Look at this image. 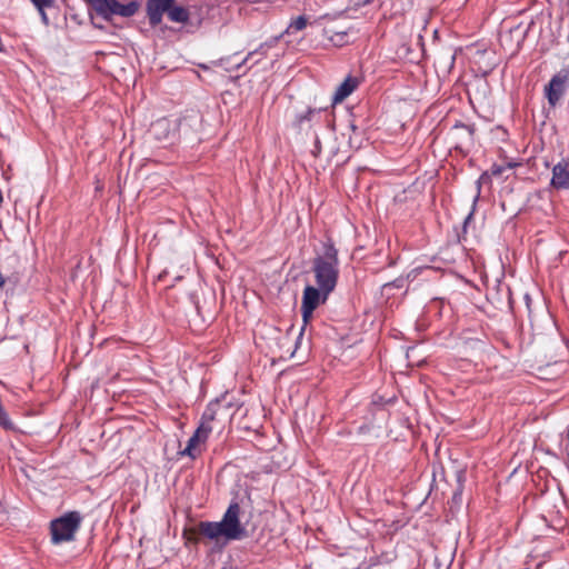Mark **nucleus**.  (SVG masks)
Segmentation results:
<instances>
[{
    "label": "nucleus",
    "instance_id": "f257e3e1",
    "mask_svg": "<svg viewBox=\"0 0 569 569\" xmlns=\"http://www.w3.org/2000/svg\"><path fill=\"white\" fill-rule=\"evenodd\" d=\"M339 257L335 243L328 239L322 243V251L313 259L312 270L317 284L326 292H332L339 278Z\"/></svg>",
    "mask_w": 569,
    "mask_h": 569
},
{
    "label": "nucleus",
    "instance_id": "f03ea898",
    "mask_svg": "<svg viewBox=\"0 0 569 569\" xmlns=\"http://www.w3.org/2000/svg\"><path fill=\"white\" fill-rule=\"evenodd\" d=\"M82 522L79 511H68L59 518L50 521V536L52 545L71 542L76 539Z\"/></svg>",
    "mask_w": 569,
    "mask_h": 569
},
{
    "label": "nucleus",
    "instance_id": "7ed1b4c3",
    "mask_svg": "<svg viewBox=\"0 0 569 569\" xmlns=\"http://www.w3.org/2000/svg\"><path fill=\"white\" fill-rule=\"evenodd\" d=\"M198 528L199 532L210 540L218 541L220 538L226 541L237 540L223 518L220 521H201Z\"/></svg>",
    "mask_w": 569,
    "mask_h": 569
},
{
    "label": "nucleus",
    "instance_id": "20e7f679",
    "mask_svg": "<svg viewBox=\"0 0 569 569\" xmlns=\"http://www.w3.org/2000/svg\"><path fill=\"white\" fill-rule=\"evenodd\" d=\"M138 8L139 4L136 1L122 4L117 0H106L98 14L104 20H110L112 16L130 18L136 14Z\"/></svg>",
    "mask_w": 569,
    "mask_h": 569
},
{
    "label": "nucleus",
    "instance_id": "39448f33",
    "mask_svg": "<svg viewBox=\"0 0 569 569\" xmlns=\"http://www.w3.org/2000/svg\"><path fill=\"white\" fill-rule=\"evenodd\" d=\"M240 513L241 508L239 502L237 500H232L222 516L237 540L248 537V531L240 521Z\"/></svg>",
    "mask_w": 569,
    "mask_h": 569
},
{
    "label": "nucleus",
    "instance_id": "423d86ee",
    "mask_svg": "<svg viewBox=\"0 0 569 569\" xmlns=\"http://www.w3.org/2000/svg\"><path fill=\"white\" fill-rule=\"evenodd\" d=\"M176 0H147L146 11L151 27H157L162 22L163 13L168 14L170 7Z\"/></svg>",
    "mask_w": 569,
    "mask_h": 569
},
{
    "label": "nucleus",
    "instance_id": "0eeeda50",
    "mask_svg": "<svg viewBox=\"0 0 569 569\" xmlns=\"http://www.w3.org/2000/svg\"><path fill=\"white\" fill-rule=\"evenodd\" d=\"M566 76L555 74L545 87V94L550 106L555 107L565 92Z\"/></svg>",
    "mask_w": 569,
    "mask_h": 569
},
{
    "label": "nucleus",
    "instance_id": "6e6552de",
    "mask_svg": "<svg viewBox=\"0 0 569 569\" xmlns=\"http://www.w3.org/2000/svg\"><path fill=\"white\" fill-rule=\"evenodd\" d=\"M330 293L331 292L325 293V290H322L319 286L318 288L313 286H307L303 290L301 306L308 310L309 308L316 310L319 305L326 302Z\"/></svg>",
    "mask_w": 569,
    "mask_h": 569
},
{
    "label": "nucleus",
    "instance_id": "1a4fd4ad",
    "mask_svg": "<svg viewBox=\"0 0 569 569\" xmlns=\"http://www.w3.org/2000/svg\"><path fill=\"white\" fill-rule=\"evenodd\" d=\"M475 128L471 124H465L461 122L456 123L451 129L452 139L457 140L455 148L462 149L466 146H470L473 142Z\"/></svg>",
    "mask_w": 569,
    "mask_h": 569
},
{
    "label": "nucleus",
    "instance_id": "9d476101",
    "mask_svg": "<svg viewBox=\"0 0 569 569\" xmlns=\"http://www.w3.org/2000/svg\"><path fill=\"white\" fill-rule=\"evenodd\" d=\"M551 186L556 189H569V161L561 160L553 167Z\"/></svg>",
    "mask_w": 569,
    "mask_h": 569
},
{
    "label": "nucleus",
    "instance_id": "9b49d317",
    "mask_svg": "<svg viewBox=\"0 0 569 569\" xmlns=\"http://www.w3.org/2000/svg\"><path fill=\"white\" fill-rule=\"evenodd\" d=\"M359 81L357 78L348 76L343 82L337 88L333 97L332 102L339 103L343 101L347 97H349L358 87Z\"/></svg>",
    "mask_w": 569,
    "mask_h": 569
},
{
    "label": "nucleus",
    "instance_id": "f8f14e48",
    "mask_svg": "<svg viewBox=\"0 0 569 569\" xmlns=\"http://www.w3.org/2000/svg\"><path fill=\"white\" fill-rule=\"evenodd\" d=\"M228 408L229 405H223L219 399L210 401L201 416L202 420L212 422Z\"/></svg>",
    "mask_w": 569,
    "mask_h": 569
},
{
    "label": "nucleus",
    "instance_id": "ddd939ff",
    "mask_svg": "<svg viewBox=\"0 0 569 569\" xmlns=\"http://www.w3.org/2000/svg\"><path fill=\"white\" fill-rule=\"evenodd\" d=\"M171 131V123L166 118L159 119L152 124V132L159 140L169 139Z\"/></svg>",
    "mask_w": 569,
    "mask_h": 569
},
{
    "label": "nucleus",
    "instance_id": "4468645a",
    "mask_svg": "<svg viewBox=\"0 0 569 569\" xmlns=\"http://www.w3.org/2000/svg\"><path fill=\"white\" fill-rule=\"evenodd\" d=\"M168 18L172 22L187 23L190 19V13L187 8L182 6H174L173 3L168 11Z\"/></svg>",
    "mask_w": 569,
    "mask_h": 569
},
{
    "label": "nucleus",
    "instance_id": "2eb2a0df",
    "mask_svg": "<svg viewBox=\"0 0 569 569\" xmlns=\"http://www.w3.org/2000/svg\"><path fill=\"white\" fill-rule=\"evenodd\" d=\"M279 39L280 37H273L270 40L261 43L257 49L248 52L247 59H251V57H253L254 54L266 56L268 50L278 43Z\"/></svg>",
    "mask_w": 569,
    "mask_h": 569
},
{
    "label": "nucleus",
    "instance_id": "dca6fc26",
    "mask_svg": "<svg viewBox=\"0 0 569 569\" xmlns=\"http://www.w3.org/2000/svg\"><path fill=\"white\" fill-rule=\"evenodd\" d=\"M307 23L308 20L305 16H298L290 22L284 33L290 34L292 31H301L307 27Z\"/></svg>",
    "mask_w": 569,
    "mask_h": 569
},
{
    "label": "nucleus",
    "instance_id": "f3484780",
    "mask_svg": "<svg viewBox=\"0 0 569 569\" xmlns=\"http://www.w3.org/2000/svg\"><path fill=\"white\" fill-rule=\"evenodd\" d=\"M320 112H321V109L309 108L306 112L300 113L297 117V122L299 124H302L305 121H310L313 118L315 114H319Z\"/></svg>",
    "mask_w": 569,
    "mask_h": 569
},
{
    "label": "nucleus",
    "instance_id": "a211bd4d",
    "mask_svg": "<svg viewBox=\"0 0 569 569\" xmlns=\"http://www.w3.org/2000/svg\"><path fill=\"white\" fill-rule=\"evenodd\" d=\"M479 192H480V183L478 182V192L477 194L473 197V200H472V209L471 211L467 214V217L465 218L463 220V231L466 232L467 230V227L469 224V222L472 220L473 218V213H475V210H476V204H477V201L479 199Z\"/></svg>",
    "mask_w": 569,
    "mask_h": 569
},
{
    "label": "nucleus",
    "instance_id": "6ab92c4d",
    "mask_svg": "<svg viewBox=\"0 0 569 569\" xmlns=\"http://www.w3.org/2000/svg\"><path fill=\"white\" fill-rule=\"evenodd\" d=\"M198 445H199V442H198L197 438L193 437V435H192L189 438L187 447L182 451V455H186V456H189L191 458H194V452L193 451H194V449L197 448Z\"/></svg>",
    "mask_w": 569,
    "mask_h": 569
},
{
    "label": "nucleus",
    "instance_id": "aec40b11",
    "mask_svg": "<svg viewBox=\"0 0 569 569\" xmlns=\"http://www.w3.org/2000/svg\"><path fill=\"white\" fill-rule=\"evenodd\" d=\"M36 9H50L54 6L56 0H30Z\"/></svg>",
    "mask_w": 569,
    "mask_h": 569
},
{
    "label": "nucleus",
    "instance_id": "412c9836",
    "mask_svg": "<svg viewBox=\"0 0 569 569\" xmlns=\"http://www.w3.org/2000/svg\"><path fill=\"white\" fill-rule=\"evenodd\" d=\"M313 311H315V309L309 308V310H308V309L303 308V306H301L302 320H303L305 325H307L309 322V320L312 317Z\"/></svg>",
    "mask_w": 569,
    "mask_h": 569
},
{
    "label": "nucleus",
    "instance_id": "4be33fe9",
    "mask_svg": "<svg viewBox=\"0 0 569 569\" xmlns=\"http://www.w3.org/2000/svg\"><path fill=\"white\" fill-rule=\"evenodd\" d=\"M199 430H201L202 432H207V433H211L212 431V426H211V422L210 421H206V420H200V425L198 426Z\"/></svg>",
    "mask_w": 569,
    "mask_h": 569
},
{
    "label": "nucleus",
    "instance_id": "5701e85b",
    "mask_svg": "<svg viewBox=\"0 0 569 569\" xmlns=\"http://www.w3.org/2000/svg\"><path fill=\"white\" fill-rule=\"evenodd\" d=\"M84 1L87 3H89L98 13L106 0H84Z\"/></svg>",
    "mask_w": 569,
    "mask_h": 569
},
{
    "label": "nucleus",
    "instance_id": "b1692460",
    "mask_svg": "<svg viewBox=\"0 0 569 569\" xmlns=\"http://www.w3.org/2000/svg\"><path fill=\"white\" fill-rule=\"evenodd\" d=\"M193 437H196L198 442L200 443V442H204L208 439L209 433L202 432L201 430L197 429L193 433Z\"/></svg>",
    "mask_w": 569,
    "mask_h": 569
},
{
    "label": "nucleus",
    "instance_id": "393cba45",
    "mask_svg": "<svg viewBox=\"0 0 569 569\" xmlns=\"http://www.w3.org/2000/svg\"><path fill=\"white\" fill-rule=\"evenodd\" d=\"M193 437H196L198 442L200 443V442H204L208 439L209 433L202 432L201 430L197 429L193 433Z\"/></svg>",
    "mask_w": 569,
    "mask_h": 569
},
{
    "label": "nucleus",
    "instance_id": "a878e982",
    "mask_svg": "<svg viewBox=\"0 0 569 569\" xmlns=\"http://www.w3.org/2000/svg\"><path fill=\"white\" fill-rule=\"evenodd\" d=\"M39 14H40V18H41V21L44 26H49V17L46 12L47 9H37Z\"/></svg>",
    "mask_w": 569,
    "mask_h": 569
},
{
    "label": "nucleus",
    "instance_id": "bb28decb",
    "mask_svg": "<svg viewBox=\"0 0 569 569\" xmlns=\"http://www.w3.org/2000/svg\"><path fill=\"white\" fill-rule=\"evenodd\" d=\"M402 284H403V280L402 279H397V280H395L392 282L386 283L385 287H393V288L400 289L402 287Z\"/></svg>",
    "mask_w": 569,
    "mask_h": 569
},
{
    "label": "nucleus",
    "instance_id": "cd10ccee",
    "mask_svg": "<svg viewBox=\"0 0 569 569\" xmlns=\"http://www.w3.org/2000/svg\"><path fill=\"white\" fill-rule=\"evenodd\" d=\"M250 59H247V56L234 66L233 70H240Z\"/></svg>",
    "mask_w": 569,
    "mask_h": 569
},
{
    "label": "nucleus",
    "instance_id": "c85d7f7f",
    "mask_svg": "<svg viewBox=\"0 0 569 569\" xmlns=\"http://www.w3.org/2000/svg\"><path fill=\"white\" fill-rule=\"evenodd\" d=\"M6 280L2 273H0V288L4 284Z\"/></svg>",
    "mask_w": 569,
    "mask_h": 569
},
{
    "label": "nucleus",
    "instance_id": "c756f323",
    "mask_svg": "<svg viewBox=\"0 0 569 569\" xmlns=\"http://www.w3.org/2000/svg\"><path fill=\"white\" fill-rule=\"evenodd\" d=\"M315 148H316V151H320L319 140L316 141Z\"/></svg>",
    "mask_w": 569,
    "mask_h": 569
},
{
    "label": "nucleus",
    "instance_id": "7c9ffc66",
    "mask_svg": "<svg viewBox=\"0 0 569 569\" xmlns=\"http://www.w3.org/2000/svg\"><path fill=\"white\" fill-rule=\"evenodd\" d=\"M500 172H501V169H500V168L495 169V170L492 171V173H493V174H499Z\"/></svg>",
    "mask_w": 569,
    "mask_h": 569
}]
</instances>
